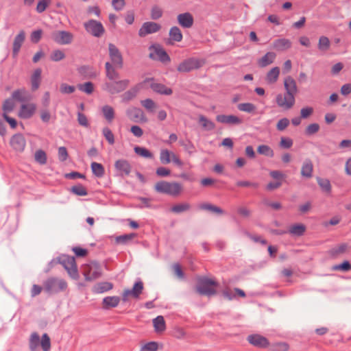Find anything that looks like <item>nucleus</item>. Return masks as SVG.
<instances>
[{
    "label": "nucleus",
    "instance_id": "obj_28",
    "mask_svg": "<svg viewBox=\"0 0 351 351\" xmlns=\"http://www.w3.org/2000/svg\"><path fill=\"white\" fill-rule=\"evenodd\" d=\"M284 86L286 93L295 96L298 93V87L295 80L291 76H287L284 80Z\"/></svg>",
    "mask_w": 351,
    "mask_h": 351
},
{
    "label": "nucleus",
    "instance_id": "obj_40",
    "mask_svg": "<svg viewBox=\"0 0 351 351\" xmlns=\"http://www.w3.org/2000/svg\"><path fill=\"white\" fill-rule=\"evenodd\" d=\"M101 111L104 118L108 122L111 123L114 118V110L113 108L108 105H105L102 107Z\"/></svg>",
    "mask_w": 351,
    "mask_h": 351
},
{
    "label": "nucleus",
    "instance_id": "obj_6",
    "mask_svg": "<svg viewBox=\"0 0 351 351\" xmlns=\"http://www.w3.org/2000/svg\"><path fill=\"white\" fill-rule=\"evenodd\" d=\"M67 287L66 282L63 279L49 278L44 283L45 291L49 293H57L65 290Z\"/></svg>",
    "mask_w": 351,
    "mask_h": 351
},
{
    "label": "nucleus",
    "instance_id": "obj_53",
    "mask_svg": "<svg viewBox=\"0 0 351 351\" xmlns=\"http://www.w3.org/2000/svg\"><path fill=\"white\" fill-rule=\"evenodd\" d=\"M317 181L319 186L322 188V189L324 191H325L326 193L330 192L331 185H330V181L328 179L317 178Z\"/></svg>",
    "mask_w": 351,
    "mask_h": 351
},
{
    "label": "nucleus",
    "instance_id": "obj_18",
    "mask_svg": "<svg viewBox=\"0 0 351 351\" xmlns=\"http://www.w3.org/2000/svg\"><path fill=\"white\" fill-rule=\"evenodd\" d=\"M178 24L183 28L189 29L194 23V19L190 12L179 14L177 16Z\"/></svg>",
    "mask_w": 351,
    "mask_h": 351
},
{
    "label": "nucleus",
    "instance_id": "obj_20",
    "mask_svg": "<svg viewBox=\"0 0 351 351\" xmlns=\"http://www.w3.org/2000/svg\"><path fill=\"white\" fill-rule=\"evenodd\" d=\"M36 106L34 104H22L19 112V116L22 119H29L34 114Z\"/></svg>",
    "mask_w": 351,
    "mask_h": 351
},
{
    "label": "nucleus",
    "instance_id": "obj_44",
    "mask_svg": "<svg viewBox=\"0 0 351 351\" xmlns=\"http://www.w3.org/2000/svg\"><path fill=\"white\" fill-rule=\"evenodd\" d=\"M199 208L202 210H208L210 212L216 213L217 215H222L223 214V210L215 205H213L211 204L208 203H204L199 205Z\"/></svg>",
    "mask_w": 351,
    "mask_h": 351
},
{
    "label": "nucleus",
    "instance_id": "obj_10",
    "mask_svg": "<svg viewBox=\"0 0 351 351\" xmlns=\"http://www.w3.org/2000/svg\"><path fill=\"white\" fill-rule=\"evenodd\" d=\"M276 102L278 107L287 110L294 106L295 99L294 95L292 94L289 95V93L285 92L284 95L278 94L276 95Z\"/></svg>",
    "mask_w": 351,
    "mask_h": 351
},
{
    "label": "nucleus",
    "instance_id": "obj_38",
    "mask_svg": "<svg viewBox=\"0 0 351 351\" xmlns=\"http://www.w3.org/2000/svg\"><path fill=\"white\" fill-rule=\"evenodd\" d=\"M305 230L306 227L303 224H294L289 228L288 232L293 236L300 237L304 234Z\"/></svg>",
    "mask_w": 351,
    "mask_h": 351
},
{
    "label": "nucleus",
    "instance_id": "obj_56",
    "mask_svg": "<svg viewBox=\"0 0 351 351\" xmlns=\"http://www.w3.org/2000/svg\"><path fill=\"white\" fill-rule=\"evenodd\" d=\"M71 191L73 193L80 196H85L88 194L86 188L80 184L73 186L71 188Z\"/></svg>",
    "mask_w": 351,
    "mask_h": 351
},
{
    "label": "nucleus",
    "instance_id": "obj_26",
    "mask_svg": "<svg viewBox=\"0 0 351 351\" xmlns=\"http://www.w3.org/2000/svg\"><path fill=\"white\" fill-rule=\"evenodd\" d=\"M149 49L154 50L155 53L157 55L160 62L163 63L170 62L171 59L169 56L160 45H152L149 47Z\"/></svg>",
    "mask_w": 351,
    "mask_h": 351
},
{
    "label": "nucleus",
    "instance_id": "obj_60",
    "mask_svg": "<svg viewBox=\"0 0 351 351\" xmlns=\"http://www.w3.org/2000/svg\"><path fill=\"white\" fill-rule=\"evenodd\" d=\"M25 93L24 90L18 89L14 90L12 94V99L13 100H16L21 102H23L26 101V99L23 96V93Z\"/></svg>",
    "mask_w": 351,
    "mask_h": 351
},
{
    "label": "nucleus",
    "instance_id": "obj_9",
    "mask_svg": "<svg viewBox=\"0 0 351 351\" xmlns=\"http://www.w3.org/2000/svg\"><path fill=\"white\" fill-rule=\"evenodd\" d=\"M108 53L110 59V63L113 64L119 69H121L123 66V56L118 47L112 44H108Z\"/></svg>",
    "mask_w": 351,
    "mask_h": 351
},
{
    "label": "nucleus",
    "instance_id": "obj_48",
    "mask_svg": "<svg viewBox=\"0 0 351 351\" xmlns=\"http://www.w3.org/2000/svg\"><path fill=\"white\" fill-rule=\"evenodd\" d=\"M237 108L240 111L248 113H254L256 110V107L254 104L248 102L239 104Z\"/></svg>",
    "mask_w": 351,
    "mask_h": 351
},
{
    "label": "nucleus",
    "instance_id": "obj_49",
    "mask_svg": "<svg viewBox=\"0 0 351 351\" xmlns=\"http://www.w3.org/2000/svg\"><path fill=\"white\" fill-rule=\"evenodd\" d=\"M257 152L258 154L269 156L273 157L274 156V152L273 149L267 145H261L258 147Z\"/></svg>",
    "mask_w": 351,
    "mask_h": 351
},
{
    "label": "nucleus",
    "instance_id": "obj_27",
    "mask_svg": "<svg viewBox=\"0 0 351 351\" xmlns=\"http://www.w3.org/2000/svg\"><path fill=\"white\" fill-rule=\"evenodd\" d=\"M216 119L218 122L226 124L238 125L242 123V120L235 115H217Z\"/></svg>",
    "mask_w": 351,
    "mask_h": 351
},
{
    "label": "nucleus",
    "instance_id": "obj_8",
    "mask_svg": "<svg viewBox=\"0 0 351 351\" xmlns=\"http://www.w3.org/2000/svg\"><path fill=\"white\" fill-rule=\"evenodd\" d=\"M130 80L125 79L112 82H106L103 85V89L111 95L119 93L125 90L129 86Z\"/></svg>",
    "mask_w": 351,
    "mask_h": 351
},
{
    "label": "nucleus",
    "instance_id": "obj_41",
    "mask_svg": "<svg viewBox=\"0 0 351 351\" xmlns=\"http://www.w3.org/2000/svg\"><path fill=\"white\" fill-rule=\"evenodd\" d=\"M153 324L157 332H162L165 330V322L162 315H158L154 318L153 319Z\"/></svg>",
    "mask_w": 351,
    "mask_h": 351
},
{
    "label": "nucleus",
    "instance_id": "obj_2",
    "mask_svg": "<svg viewBox=\"0 0 351 351\" xmlns=\"http://www.w3.org/2000/svg\"><path fill=\"white\" fill-rule=\"evenodd\" d=\"M154 189L156 192L160 193L177 196L181 193L182 187L181 184L178 182L160 181L155 184Z\"/></svg>",
    "mask_w": 351,
    "mask_h": 351
},
{
    "label": "nucleus",
    "instance_id": "obj_5",
    "mask_svg": "<svg viewBox=\"0 0 351 351\" xmlns=\"http://www.w3.org/2000/svg\"><path fill=\"white\" fill-rule=\"evenodd\" d=\"M205 62L204 60L189 58L182 61L177 66V71L180 73H189L193 70L201 68Z\"/></svg>",
    "mask_w": 351,
    "mask_h": 351
},
{
    "label": "nucleus",
    "instance_id": "obj_16",
    "mask_svg": "<svg viewBox=\"0 0 351 351\" xmlns=\"http://www.w3.org/2000/svg\"><path fill=\"white\" fill-rule=\"evenodd\" d=\"M161 29V25L155 22L144 23L138 30V36L145 37L148 34L158 32Z\"/></svg>",
    "mask_w": 351,
    "mask_h": 351
},
{
    "label": "nucleus",
    "instance_id": "obj_4",
    "mask_svg": "<svg viewBox=\"0 0 351 351\" xmlns=\"http://www.w3.org/2000/svg\"><path fill=\"white\" fill-rule=\"evenodd\" d=\"M218 285L217 282L213 279L203 277L199 279L196 291L198 293L203 295H214L217 291L214 287Z\"/></svg>",
    "mask_w": 351,
    "mask_h": 351
},
{
    "label": "nucleus",
    "instance_id": "obj_24",
    "mask_svg": "<svg viewBox=\"0 0 351 351\" xmlns=\"http://www.w3.org/2000/svg\"><path fill=\"white\" fill-rule=\"evenodd\" d=\"M169 36V40L167 42L169 45H173L174 42L179 43L182 41L183 38L182 33L177 26H173L170 28Z\"/></svg>",
    "mask_w": 351,
    "mask_h": 351
},
{
    "label": "nucleus",
    "instance_id": "obj_37",
    "mask_svg": "<svg viewBox=\"0 0 351 351\" xmlns=\"http://www.w3.org/2000/svg\"><path fill=\"white\" fill-rule=\"evenodd\" d=\"M199 123L202 125L204 130L207 131H211L215 128V123L204 115H200L199 117Z\"/></svg>",
    "mask_w": 351,
    "mask_h": 351
},
{
    "label": "nucleus",
    "instance_id": "obj_52",
    "mask_svg": "<svg viewBox=\"0 0 351 351\" xmlns=\"http://www.w3.org/2000/svg\"><path fill=\"white\" fill-rule=\"evenodd\" d=\"M34 158L36 162L40 165H45L47 162V154L42 149H38L35 152Z\"/></svg>",
    "mask_w": 351,
    "mask_h": 351
},
{
    "label": "nucleus",
    "instance_id": "obj_3",
    "mask_svg": "<svg viewBox=\"0 0 351 351\" xmlns=\"http://www.w3.org/2000/svg\"><path fill=\"white\" fill-rule=\"evenodd\" d=\"M58 263L64 267L71 278L75 280L79 278L77 267L73 256L61 255L58 257Z\"/></svg>",
    "mask_w": 351,
    "mask_h": 351
},
{
    "label": "nucleus",
    "instance_id": "obj_54",
    "mask_svg": "<svg viewBox=\"0 0 351 351\" xmlns=\"http://www.w3.org/2000/svg\"><path fill=\"white\" fill-rule=\"evenodd\" d=\"M163 11L158 5L152 6L151 9L150 17L153 20H158L162 16Z\"/></svg>",
    "mask_w": 351,
    "mask_h": 351
},
{
    "label": "nucleus",
    "instance_id": "obj_61",
    "mask_svg": "<svg viewBox=\"0 0 351 351\" xmlns=\"http://www.w3.org/2000/svg\"><path fill=\"white\" fill-rule=\"evenodd\" d=\"M319 130V125L318 123H311L309 124L306 130L305 133L308 136H311L317 133Z\"/></svg>",
    "mask_w": 351,
    "mask_h": 351
},
{
    "label": "nucleus",
    "instance_id": "obj_30",
    "mask_svg": "<svg viewBox=\"0 0 351 351\" xmlns=\"http://www.w3.org/2000/svg\"><path fill=\"white\" fill-rule=\"evenodd\" d=\"M42 70L40 68L35 69L31 76V86L33 91L36 90L40 84Z\"/></svg>",
    "mask_w": 351,
    "mask_h": 351
},
{
    "label": "nucleus",
    "instance_id": "obj_36",
    "mask_svg": "<svg viewBox=\"0 0 351 351\" xmlns=\"http://www.w3.org/2000/svg\"><path fill=\"white\" fill-rule=\"evenodd\" d=\"M280 74V69L278 66H275L272 68L266 75V81L268 84H274L275 83L278 79Z\"/></svg>",
    "mask_w": 351,
    "mask_h": 351
},
{
    "label": "nucleus",
    "instance_id": "obj_39",
    "mask_svg": "<svg viewBox=\"0 0 351 351\" xmlns=\"http://www.w3.org/2000/svg\"><path fill=\"white\" fill-rule=\"evenodd\" d=\"M190 208L191 205L189 203L184 202L173 205L170 208V211L176 214H180L189 210Z\"/></svg>",
    "mask_w": 351,
    "mask_h": 351
},
{
    "label": "nucleus",
    "instance_id": "obj_31",
    "mask_svg": "<svg viewBox=\"0 0 351 351\" xmlns=\"http://www.w3.org/2000/svg\"><path fill=\"white\" fill-rule=\"evenodd\" d=\"M119 302L120 298L119 296H108L103 299V308L104 309L114 308L119 305Z\"/></svg>",
    "mask_w": 351,
    "mask_h": 351
},
{
    "label": "nucleus",
    "instance_id": "obj_42",
    "mask_svg": "<svg viewBox=\"0 0 351 351\" xmlns=\"http://www.w3.org/2000/svg\"><path fill=\"white\" fill-rule=\"evenodd\" d=\"M174 153L167 149H162L160 152V161L163 165H167L171 162L172 154Z\"/></svg>",
    "mask_w": 351,
    "mask_h": 351
},
{
    "label": "nucleus",
    "instance_id": "obj_55",
    "mask_svg": "<svg viewBox=\"0 0 351 351\" xmlns=\"http://www.w3.org/2000/svg\"><path fill=\"white\" fill-rule=\"evenodd\" d=\"M77 87L80 90L88 95L91 94L94 90L93 84L90 82H87L84 84H79Z\"/></svg>",
    "mask_w": 351,
    "mask_h": 351
},
{
    "label": "nucleus",
    "instance_id": "obj_7",
    "mask_svg": "<svg viewBox=\"0 0 351 351\" xmlns=\"http://www.w3.org/2000/svg\"><path fill=\"white\" fill-rule=\"evenodd\" d=\"M83 274L86 281H93L99 278L101 275L99 263L94 261L83 265Z\"/></svg>",
    "mask_w": 351,
    "mask_h": 351
},
{
    "label": "nucleus",
    "instance_id": "obj_15",
    "mask_svg": "<svg viewBox=\"0 0 351 351\" xmlns=\"http://www.w3.org/2000/svg\"><path fill=\"white\" fill-rule=\"evenodd\" d=\"M126 114L128 117L133 122L138 123H146L147 119L146 118L143 111L138 108L132 107L126 110Z\"/></svg>",
    "mask_w": 351,
    "mask_h": 351
},
{
    "label": "nucleus",
    "instance_id": "obj_14",
    "mask_svg": "<svg viewBox=\"0 0 351 351\" xmlns=\"http://www.w3.org/2000/svg\"><path fill=\"white\" fill-rule=\"evenodd\" d=\"M143 290V283L141 280H138L134 283L132 289H125L122 293V300L126 302L129 296L134 298H138Z\"/></svg>",
    "mask_w": 351,
    "mask_h": 351
},
{
    "label": "nucleus",
    "instance_id": "obj_17",
    "mask_svg": "<svg viewBox=\"0 0 351 351\" xmlns=\"http://www.w3.org/2000/svg\"><path fill=\"white\" fill-rule=\"evenodd\" d=\"M10 143L15 151L22 152L26 146V140L22 134L18 133L12 136Z\"/></svg>",
    "mask_w": 351,
    "mask_h": 351
},
{
    "label": "nucleus",
    "instance_id": "obj_62",
    "mask_svg": "<svg viewBox=\"0 0 351 351\" xmlns=\"http://www.w3.org/2000/svg\"><path fill=\"white\" fill-rule=\"evenodd\" d=\"M158 348V346L156 342L151 341L143 346L140 351H157Z\"/></svg>",
    "mask_w": 351,
    "mask_h": 351
},
{
    "label": "nucleus",
    "instance_id": "obj_43",
    "mask_svg": "<svg viewBox=\"0 0 351 351\" xmlns=\"http://www.w3.org/2000/svg\"><path fill=\"white\" fill-rule=\"evenodd\" d=\"M93 173L97 178H101L104 176L105 170L103 165L100 163L93 162L90 165Z\"/></svg>",
    "mask_w": 351,
    "mask_h": 351
},
{
    "label": "nucleus",
    "instance_id": "obj_11",
    "mask_svg": "<svg viewBox=\"0 0 351 351\" xmlns=\"http://www.w3.org/2000/svg\"><path fill=\"white\" fill-rule=\"evenodd\" d=\"M86 30L95 37H101L105 29L101 22L90 19L84 23Z\"/></svg>",
    "mask_w": 351,
    "mask_h": 351
},
{
    "label": "nucleus",
    "instance_id": "obj_50",
    "mask_svg": "<svg viewBox=\"0 0 351 351\" xmlns=\"http://www.w3.org/2000/svg\"><path fill=\"white\" fill-rule=\"evenodd\" d=\"M348 249L346 243H341L339 246L332 248L329 253L332 256H337L339 254H343Z\"/></svg>",
    "mask_w": 351,
    "mask_h": 351
},
{
    "label": "nucleus",
    "instance_id": "obj_35",
    "mask_svg": "<svg viewBox=\"0 0 351 351\" xmlns=\"http://www.w3.org/2000/svg\"><path fill=\"white\" fill-rule=\"evenodd\" d=\"M113 288V285L111 282H104L97 284L93 287V292L95 293H102L111 290Z\"/></svg>",
    "mask_w": 351,
    "mask_h": 351
},
{
    "label": "nucleus",
    "instance_id": "obj_12",
    "mask_svg": "<svg viewBox=\"0 0 351 351\" xmlns=\"http://www.w3.org/2000/svg\"><path fill=\"white\" fill-rule=\"evenodd\" d=\"M143 83H148L152 90L158 94L162 95H171L173 93V90L171 88L166 86L163 84L156 82L152 77L146 78Z\"/></svg>",
    "mask_w": 351,
    "mask_h": 351
},
{
    "label": "nucleus",
    "instance_id": "obj_64",
    "mask_svg": "<svg viewBox=\"0 0 351 351\" xmlns=\"http://www.w3.org/2000/svg\"><path fill=\"white\" fill-rule=\"evenodd\" d=\"M289 349V346L285 342H279L273 345V351H287Z\"/></svg>",
    "mask_w": 351,
    "mask_h": 351
},
{
    "label": "nucleus",
    "instance_id": "obj_34",
    "mask_svg": "<svg viewBox=\"0 0 351 351\" xmlns=\"http://www.w3.org/2000/svg\"><path fill=\"white\" fill-rule=\"evenodd\" d=\"M276 58V54L274 52H267L261 59L258 60V64L261 67H265L271 64Z\"/></svg>",
    "mask_w": 351,
    "mask_h": 351
},
{
    "label": "nucleus",
    "instance_id": "obj_19",
    "mask_svg": "<svg viewBox=\"0 0 351 351\" xmlns=\"http://www.w3.org/2000/svg\"><path fill=\"white\" fill-rule=\"evenodd\" d=\"M247 341L254 346L258 348H266L269 345L267 338L260 335H250L247 337Z\"/></svg>",
    "mask_w": 351,
    "mask_h": 351
},
{
    "label": "nucleus",
    "instance_id": "obj_29",
    "mask_svg": "<svg viewBox=\"0 0 351 351\" xmlns=\"http://www.w3.org/2000/svg\"><path fill=\"white\" fill-rule=\"evenodd\" d=\"M116 68L117 67L110 62H106V75L110 80L114 81L119 77V74L117 71Z\"/></svg>",
    "mask_w": 351,
    "mask_h": 351
},
{
    "label": "nucleus",
    "instance_id": "obj_59",
    "mask_svg": "<svg viewBox=\"0 0 351 351\" xmlns=\"http://www.w3.org/2000/svg\"><path fill=\"white\" fill-rule=\"evenodd\" d=\"M65 58L64 53L60 49L54 50L50 56V59L54 62H58L63 60Z\"/></svg>",
    "mask_w": 351,
    "mask_h": 351
},
{
    "label": "nucleus",
    "instance_id": "obj_21",
    "mask_svg": "<svg viewBox=\"0 0 351 351\" xmlns=\"http://www.w3.org/2000/svg\"><path fill=\"white\" fill-rule=\"evenodd\" d=\"M114 167L122 176H128L132 170V166L125 159L117 160L114 163Z\"/></svg>",
    "mask_w": 351,
    "mask_h": 351
},
{
    "label": "nucleus",
    "instance_id": "obj_51",
    "mask_svg": "<svg viewBox=\"0 0 351 351\" xmlns=\"http://www.w3.org/2000/svg\"><path fill=\"white\" fill-rule=\"evenodd\" d=\"M330 46V42L328 37L322 36L319 39L318 48L321 51H327Z\"/></svg>",
    "mask_w": 351,
    "mask_h": 351
},
{
    "label": "nucleus",
    "instance_id": "obj_23",
    "mask_svg": "<svg viewBox=\"0 0 351 351\" xmlns=\"http://www.w3.org/2000/svg\"><path fill=\"white\" fill-rule=\"evenodd\" d=\"M313 164L311 159L306 158L301 167V176L304 178L309 179L313 177Z\"/></svg>",
    "mask_w": 351,
    "mask_h": 351
},
{
    "label": "nucleus",
    "instance_id": "obj_33",
    "mask_svg": "<svg viewBox=\"0 0 351 351\" xmlns=\"http://www.w3.org/2000/svg\"><path fill=\"white\" fill-rule=\"evenodd\" d=\"M141 88V84H138L127 90L122 95L123 101H129L134 98Z\"/></svg>",
    "mask_w": 351,
    "mask_h": 351
},
{
    "label": "nucleus",
    "instance_id": "obj_46",
    "mask_svg": "<svg viewBox=\"0 0 351 351\" xmlns=\"http://www.w3.org/2000/svg\"><path fill=\"white\" fill-rule=\"evenodd\" d=\"M134 152L137 155H138V156H140L141 157H143L145 158H150V159H152V158H154L153 154L149 150L146 149L145 147L136 146L134 148Z\"/></svg>",
    "mask_w": 351,
    "mask_h": 351
},
{
    "label": "nucleus",
    "instance_id": "obj_58",
    "mask_svg": "<svg viewBox=\"0 0 351 351\" xmlns=\"http://www.w3.org/2000/svg\"><path fill=\"white\" fill-rule=\"evenodd\" d=\"M14 108V102L12 98H8L5 100L2 109L4 113L12 112Z\"/></svg>",
    "mask_w": 351,
    "mask_h": 351
},
{
    "label": "nucleus",
    "instance_id": "obj_63",
    "mask_svg": "<svg viewBox=\"0 0 351 351\" xmlns=\"http://www.w3.org/2000/svg\"><path fill=\"white\" fill-rule=\"evenodd\" d=\"M333 269L348 271L351 269V264L348 261H345L341 264L335 265Z\"/></svg>",
    "mask_w": 351,
    "mask_h": 351
},
{
    "label": "nucleus",
    "instance_id": "obj_25",
    "mask_svg": "<svg viewBox=\"0 0 351 351\" xmlns=\"http://www.w3.org/2000/svg\"><path fill=\"white\" fill-rule=\"evenodd\" d=\"M291 47V42L287 38H278L272 43V48L278 51H284Z\"/></svg>",
    "mask_w": 351,
    "mask_h": 351
},
{
    "label": "nucleus",
    "instance_id": "obj_32",
    "mask_svg": "<svg viewBox=\"0 0 351 351\" xmlns=\"http://www.w3.org/2000/svg\"><path fill=\"white\" fill-rule=\"evenodd\" d=\"M78 73L86 78H95L97 73L94 69L88 65H84L77 69Z\"/></svg>",
    "mask_w": 351,
    "mask_h": 351
},
{
    "label": "nucleus",
    "instance_id": "obj_13",
    "mask_svg": "<svg viewBox=\"0 0 351 351\" xmlns=\"http://www.w3.org/2000/svg\"><path fill=\"white\" fill-rule=\"evenodd\" d=\"M54 42L59 45L71 44L73 40V35L69 32L64 30L55 31L51 34Z\"/></svg>",
    "mask_w": 351,
    "mask_h": 351
},
{
    "label": "nucleus",
    "instance_id": "obj_22",
    "mask_svg": "<svg viewBox=\"0 0 351 351\" xmlns=\"http://www.w3.org/2000/svg\"><path fill=\"white\" fill-rule=\"evenodd\" d=\"M25 39V33L23 30L20 31V32L15 36L13 42L12 46V56L13 57H16L20 51L21 47L23 44Z\"/></svg>",
    "mask_w": 351,
    "mask_h": 351
},
{
    "label": "nucleus",
    "instance_id": "obj_57",
    "mask_svg": "<svg viewBox=\"0 0 351 351\" xmlns=\"http://www.w3.org/2000/svg\"><path fill=\"white\" fill-rule=\"evenodd\" d=\"M102 134L110 145L114 143V136L110 128L107 127L104 128Z\"/></svg>",
    "mask_w": 351,
    "mask_h": 351
},
{
    "label": "nucleus",
    "instance_id": "obj_45",
    "mask_svg": "<svg viewBox=\"0 0 351 351\" xmlns=\"http://www.w3.org/2000/svg\"><path fill=\"white\" fill-rule=\"evenodd\" d=\"M141 104L150 113H154L157 107V104L152 99L141 100Z\"/></svg>",
    "mask_w": 351,
    "mask_h": 351
},
{
    "label": "nucleus",
    "instance_id": "obj_47",
    "mask_svg": "<svg viewBox=\"0 0 351 351\" xmlns=\"http://www.w3.org/2000/svg\"><path fill=\"white\" fill-rule=\"evenodd\" d=\"M136 236V234L135 233L122 234L117 237L115 241L117 243L125 245L132 241Z\"/></svg>",
    "mask_w": 351,
    "mask_h": 351
},
{
    "label": "nucleus",
    "instance_id": "obj_1",
    "mask_svg": "<svg viewBox=\"0 0 351 351\" xmlns=\"http://www.w3.org/2000/svg\"><path fill=\"white\" fill-rule=\"evenodd\" d=\"M40 345L43 351H49L51 349V340L47 333L43 335L41 340L36 332H33L29 338V347L31 351H38Z\"/></svg>",
    "mask_w": 351,
    "mask_h": 351
}]
</instances>
